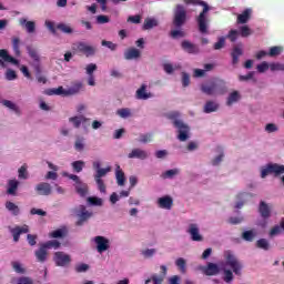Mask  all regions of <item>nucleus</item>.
I'll return each mask as SVG.
<instances>
[{
	"mask_svg": "<svg viewBox=\"0 0 284 284\" xmlns=\"http://www.w3.org/2000/svg\"><path fill=\"white\" fill-rule=\"evenodd\" d=\"M201 92L207 97H216V94H226L227 85L221 79H212L206 83L201 84Z\"/></svg>",
	"mask_w": 284,
	"mask_h": 284,
	"instance_id": "f257e3e1",
	"label": "nucleus"
},
{
	"mask_svg": "<svg viewBox=\"0 0 284 284\" xmlns=\"http://www.w3.org/2000/svg\"><path fill=\"white\" fill-rule=\"evenodd\" d=\"M186 6L193 4V6H202L203 10L199 14L196 21L199 26V31L201 34H207V12H210V6L205 1L201 0H183Z\"/></svg>",
	"mask_w": 284,
	"mask_h": 284,
	"instance_id": "f03ea898",
	"label": "nucleus"
},
{
	"mask_svg": "<svg viewBox=\"0 0 284 284\" xmlns=\"http://www.w3.org/2000/svg\"><path fill=\"white\" fill-rule=\"evenodd\" d=\"M180 116L181 113L176 111L166 114V118L170 119V121H173V125L178 130V139L182 142H185L190 139V126L182 120H179Z\"/></svg>",
	"mask_w": 284,
	"mask_h": 284,
	"instance_id": "7ed1b4c3",
	"label": "nucleus"
},
{
	"mask_svg": "<svg viewBox=\"0 0 284 284\" xmlns=\"http://www.w3.org/2000/svg\"><path fill=\"white\" fill-rule=\"evenodd\" d=\"M185 21H187V11L183 4H176L174 10L173 26L175 28H182L185 26Z\"/></svg>",
	"mask_w": 284,
	"mask_h": 284,
	"instance_id": "20e7f679",
	"label": "nucleus"
},
{
	"mask_svg": "<svg viewBox=\"0 0 284 284\" xmlns=\"http://www.w3.org/2000/svg\"><path fill=\"white\" fill-rule=\"evenodd\" d=\"M225 265L227 267H231L235 276H242L243 274V263L236 258L233 254L229 253L226 255V262Z\"/></svg>",
	"mask_w": 284,
	"mask_h": 284,
	"instance_id": "39448f33",
	"label": "nucleus"
},
{
	"mask_svg": "<svg viewBox=\"0 0 284 284\" xmlns=\"http://www.w3.org/2000/svg\"><path fill=\"white\" fill-rule=\"evenodd\" d=\"M73 213L75 216H78V221L75 222V225L78 227H81L83 223L88 222V220L92 216V212L88 211L85 205H79L73 209Z\"/></svg>",
	"mask_w": 284,
	"mask_h": 284,
	"instance_id": "423d86ee",
	"label": "nucleus"
},
{
	"mask_svg": "<svg viewBox=\"0 0 284 284\" xmlns=\"http://www.w3.org/2000/svg\"><path fill=\"white\" fill-rule=\"evenodd\" d=\"M268 174H274V176H281L284 174V165L278 163L267 164L265 169H262L261 178L265 179Z\"/></svg>",
	"mask_w": 284,
	"mask_h": 284,
	"instance_id": "0eeeda50",
	"label": "nucleus"
},
{
	"mask_svg": "<svg viewBox=\"0 0 284 284\" xmlns=\"http://www.w3.org/2000/svg\"><path fill=\"white\" fill-rule=\"evenodd\" d=\"M73 52L75 54H85L87 57H94V53L97 52V49L92 45H88L85 42H78L74 43L72 47Z\"/></svg>",
	"mask_w": 284,
	"mask_h": 284,
	"instance_id": "6e6552de",
	"label": "nucleus"
},
{
	"mask_svg": "<svg viewBox=\"0 0 284 284\" xmlns=\"http://www.w3.org/2000/svg\"><path fill=\"white\" fill-rule=\"evenodd\" d=\"M97 245V252L99 254H103V252H108L110 250V240L105 236L98 235L93 239Z\"/></svg>",
	"mask_w": 284,
	"mask_h": 284,
	"instance_id": "1a4fd4ad",
	"label": "nucleus"
},
{
	"mask_svg": "<svg viewBox=\"0 0 284 284\" xmlns=\"http://www.w3.org/2000/svg\"><path fill=\"white\" fill-rule=\"evenodd\" d=\"M9 232L12 234L14 243H19V239H21V234H28V232H30V229L28 227V225L16 226V227H9Z\"/></svg>",
	"mask_w": 284,
	"mask_h": 284,
	"instance_id": "9d476101",
	"label": "nucleus"
},
{
	"mask_svg": "<svg viewBox=\"0 0 284 284\" xmlns=\"http://www.w3.org/2000/svg\"><path fill=\"white\" fill-rule=\"evenodd\" d=\"M36 192L39 196H50L52 194V185L48 182H41L36 185Z\"/></svg>",
	"mask_w": 284,
	"mask_h": 284,
	"instance_id": "9b49d317",
	"label": "nucleus"
},
{
	"mask_svg": "<svg viewBox=\"0 0 284 284\" xmlns=\"http://www.w3.org/2000/svg\"><path fill=\"white\" fill-rule=\"evenodd\" d=\"M70 255L63 253V252H55L54 254V262L58 265V267H65V265L70 264Z\"/></svg>",
	"mask_w": 284,
	"mask_h": 284,
	"instance_id": "f8f14e48",
	"label": "nucleus"
},
{
	"mask_svg": "<svg viewBox=\"0 0 284 284\" xmlns=\"http://www.w3.org/2000/svg\"><path fill=\"white\" fill-rule=\"evenodd\" d=\"M201 270L203 274H205V276H216V274L221 272V268H219V265L212 262H209L206 266H202Z\"/></svg>",
	"mask_w": 284,
	"mask_h": 284,
	"instance_id": "ddd939ff",
	"label": "nucleus"
},
{
	"mask_svg": "<svg viewBox=\"0 0 284 284\" xmlns=\"http://www.w3.org/2000/svg\"><path fill=\"white\" fill-rule=\"evenodd\" d=\"M158 205L162 210H172L174 205V200L170 195L162 196L158 200Z\"/></svg>",
	"mask_w": 284,
	"mask_h": 284,
	"instance_id": "4468645a",
	"label": "nucleus"
},
{
	"mask_svg": "<svg viewBox=\"0 0 284 284\" xmlns=\"http://www.w3.org/2000/svg\"><path fill=\"white\" fill-rule=\"evenodd\" d=\"M124 59L126 61H136V59H141V51L136 48H129L124 51Z\"/></svg>",
	"mask_w": 284,
	"mask_h": 284,
	"instance_id": "2eb2a0df",
	"label": "nucleus"
},
{
	"mask_svg": "<svg viewBox=\"0 0 284 284\" xmlns=\"http://www.w3.org/2000/svg\"><path fill=\"white\" fill-rule=\"evenodd\" d=\"M34 254L38 263H45L48 261V248L43 244H40Z\"/></svg>",
	"mask_w": 284,
	"mask_h": 284,
	"instance_id": "dca6fc26",
	"label": "nucleus"
},
{
	"mask_svg": "<svg viewBox=\"0 0 284 284\" xmlns=\"http://www.w3.org/2000/svg\"><path fill=\"white\" fill-rule=\"evenodd\" d=\"M181 45L184 52H187V54H199L200 52L199 47L187 40L182 41Z\"/></svg>",
	"mask_w": 284,
	"mask_h": 284,
	"instance_id": "f3484780",
	"label": "nucleus"
},
{
	"mask_svg": "<svg viewBox=\"0 0 284 284\" xmlns=\"http://www.w3.org/2000/svg\"><path fill=\"white\" fill-rule=\"evenodd\" d=\"M187 232L190 233L192 241H196V242L203 241V235L199 233V225L190 224Z\"/></svg>",
	"mask_w": 284,
	"mask_h": 284,
	"instance_id": "a211bd4d",
	"label": "nucleus"
},
{
	"mask_svg": "<svg viewBox=\"0 0 284 284\" xmlns=\"http://www.w3.org/2000/svg\"><path fill=\"white\" fill-rule=\"evenodd\" d=\"M258 213L262 219H270V216H272V209H270V205H267L265 201H261L258 206Z\"/></svg>",
	"mask_w": 284,
	"mask_h": 284,
	"instance_id": "6ab92c4d",
	"label": "nucleus"
},
{
	"mask_svg": "<svg viewBox=\"0 0 284 284\" xmlns=\"http://www.w3.org/2000/svg\"><path fill=\"white\" fill-rule=\"evenodd\" d=\"M65 236H68L67 226H62L61 229H58L49 233L50 239H65Z\"/></svg>",
	"mask_w": 284,
	"mask_h": 284,
	"instance_id": "aec40b11",
	"label": "nucleus"
},
{
	"mask_svg": "<svg viewBox=\"0 0 284 284\" xmlns=\"http://www.w3.org/2000/svg\"><path fill=\"white\" fill-rule=\"evenodd\" d=\"M232 64H239V58L243 57V49L240 45H235L231 52Z\"/></svg>",
	"mask_w": 284,
	"mask_h": 284,
	"instance_id": "412c9836",
	"label": "nucleus"
},
{
	"mask_svg": "<svg viewBox=\"0 0 284 284\" xmlns=\"http://www.w3.org/2000/svg\"><path fill=\"white\" fill-rule=\"evenodd\" d=\"M252 18V9H245L242 13L237 16V23L244 24Z\"/></svg>",
	"mask_w": 284,
	"mask_h": 284,
	"instance_id": "4be33fe9",
	"label": "nucleus"
},
{
	"mask_svg": "<svg viewBox=\"0 0 284 284\" xmlns=\"http://www.w3.org/2000/svg\"><path fill=\"white\" fill-rule=\"evenodd\" d=\"M0 58L6 61V63H12V65H19V60L14 59L12 55L8 54V50H0Z\"/></svg>",
	"mask_w": 284,
	"mask_h": 284,
	"instance_id": "5701e85b",
	"label": "nucleus"
},
{
	"mask_svg": "<svg viewBox=\"0 0 284 284\" xmlns=\"http://www.w3.org/2000/svg\"><path fill=\"white\" fill-rule=\"evenodd\" d=\"M17 190H19V181L9 180L7 194H10L11 196H17Z\"/></svg>",
	"mask_w": 284,
	"mask_h": 284,
	"instance_id": "b1692460",
	"label": "nucleus"
},
{
	"mask_svg": "<svg viewBox=\"0 0 284 284\" xmlns=\"http://www.w3.org/2000/svg\"><path fill=\"white\" fill-rule=\"evenodd\" d=\"M20 26H24L29 34H32L34 30H37V24L34 23V21H28L26 18L20 19Z\"/></svg>",
	"mask_w": 284,
	"mask_h": 284,
	"instance_id": "393cba45",
	"label": "nucleus"
},
{
	"mask_svg": "<svg viewBox=\"0 0 284 284\" xmlns=\"http://www.w3.org/2000/svg\"><path fill=\"white\" fill-rule=\"evenodd\" d=\"M88 119L83 115L72 116L69 119V123H72L73 128H81V123H85Z\"/></svg>",
	"mask_w": 284,
	"mask_h": 284,
	"instance_id": "a878e982",
	"label": "nucleus"
},
{
	"mask_svg": "<svg viewBox=\"0 0 284 284\" xmlns=\"http://www.w3.org/2000/svg\"><path fill=\"white\" fill-rule=\"evenodd\" d=\"M6 209L8 210V212H11L13 216H19V214H21V209H19V206L14 204V202H6Z\"/></svg>",
	"mask_w": 284,
	"mask_h": 284,
	"instance_id": "bb28decb",
	"label": "nucleus"
},
{
	"mask_svg": "<svg viewBox=\"0 0 284 284\" xmlns=\"http://www.w3.org/2000/svg\"><path fill=\"white\" fill-rule=\"evenodd\" d=\"M247 196H250V193H240L237 194L236 199L237 202L235 204L236 210H241V207H243V205H245V203L247 202Z\"/></svg>",
	"mask_w": 284,
	"mask_h": 284,
	"instance_id": "cd10ccee",
	"label": "nucleus"
},
{
	"mask_svg": "<svg viewBox=\"0 0 284 284\" xmlns=\"http://www.w3.org/2000/svg\"><path fill=\"white\" fill-rule=\"evenodd\" d=\"M159 26V20L156 18H146L144 19L143 30H152Z\"/></svg>",
	"mask_w": 284,
	"mask_h": 284,
	"instance_id": "c85d7f7f",
	"label": "nucleus"
},
{
	"mask_svg": "<svg viewBox=\"0 0 284 284\" xmlns=\"http://www.w3.org/2000/svg\"><path fill=\"white\" fill-rule=\"evenodd\" d=\"M1 104L4 105V108H9V110H12L16 112V114L20 115L21 114V109H19L14 102L10 100H1Z\"/></svg>",
	"mask_w": 284,
	"mask_h": 284,
	"instance_id": "c756f323",
	"label": "nucleus"
},
{
	"mask_svg": "<svg viewBox=\"0 0 284 284\" xmlns=\"http://www.w3.org/2000/svg\"><path fill=\"white\" fill-rule=\"evenodd\" d=\"M216 110H219V104L214 101H207L204 105L205 114H212V112H216Z\"/></svg>",
	"mask_w": 284,
	"mask_h": 284,
	"instance_id": "7c9ffc66",
	"label": "nucleus"
},
{
	"mask_svg": "<svg viewBox=\"0 0 284 284\" xmlns=\"http://www.w3.org/2000/svg\"><path fill=\"white\" fill-rule=\"evenodd\" d=\"M281 232H284V219L281 221L280 225H275L270 231V236H278Z\"/></svg>",
	"mask_w": 284,
	"mask_h": 284,
	"instance_id": "2f4dec72",
	"label": "nucleus"
},
{
	"mask_svg": "<svg viewBox=\"0 0 284 284\" xmlns=\"http://www.w3.org/2000/svg\"><path fill=\"white\" fill-rule=\"evenodd\" d=\"M115 176L118 185H125V173L121 170V166H116Z\"/></svg>",
	"mask_w": 284,
	"mask_h": 284,
	"instance_id": "473e14b6",
	"label": "nucleus"
},
{
	"mask_svg": "<svg viewBox=\"0 0 284 284\" xmlns=\"http://www.w3.org/2000/svg\"><path fill=\"white\" fill-rule=\"evenodd\" d=\"M243 241H247L248 243H252L254 239H256V231L250 230L242 233Z\"/></svg>",
	"mask_w": 284,
	"mask_h": 284,
	"instance_id": "72a5a7b5",
	"label": "nucleus"
},
{
	"mask_svg": "<svg viewBox=\"0 0 284 284\" xmlns=\"http://www.w3.org/2000/svg\"><path fill=\"white\" fill-rule=\"evenodd\" d=\"M21 40L19 38L12 39V48L16 57H21Z\"/></svg>",
	"mask_w": 284,
	"mask_h": 284,
	"instance_id": "f704fd0d",
	"label": "nucleus"
},
{
	"mask_svg": "<svg viewBox=\"0 0 284 284\" xmlns=\"http://www.w3.org/2000/svg\"><path fill=\"white\" fill-rule=\"evenodd\" d=\"M75 192L81 196H85L88 194V184L82 182L75 184Z\"/></svg>",
	"mask_w": 284,
	"mask_h": 284,
	"instance_id": "c9c22d12",
	"label": "nucleus"
},
{
	"mask_svg": "<svg viewBox=\"0 0 284 284\" xmlns=\"http://www.w3.org/2000/svg\"><path fill=\"white\" fill-rule=\"evenodd\" d=\"M71 166L73 168V171H75L79 174L80 172H83V168H85V162L78 160L72 162Z\"/></svg>",
	"mask_w": 284,
	"mask_h": 284,
	"instance_id": "e433bc0d",
	"label": "nucleus"
},
{
	"mask_svg": "<svg viewBox=\"0 0 284 284\" xmlns=\"http://www.w3.org/2000/svg\"><path fill=\"white\" fill-rule=\"evenodd\" d=\"M43 246L47 247V250H59V247H61V242L57 241V240H51V241H48L45 243H42Z\"/></svg>",
	"mask_w": 284,
	"mask_h": 284,
	"instance_id": "4c0bfd02",
	"label": "nucleus"
},
{
	"mask_svg": "<svg viewBox=\"0 0 284 284\" xmlns=\"http://www.w3.org/2000/svg\"><path fill=\"white\" fill-rule=\"evenodd\" d=\"M175 265L176 267H179L181 274H185V272H187L185 258L183 257L178 258L175 261Z\"/></svg>",
	"mask_w": 284,
	"mask_h": 284,
	"instance_id": "58836bf2",
	"label": "nucleus"
},
{
	"mask_svg": "<svg viewBox=\"0 0 284 284\" xmlns=\"http://www.w3.org/2000/svg\"><path fill=\"white\" fill-rule=\"evenodd\" d=\"M57 30H60V32H63L64 34H72V32H74L72 27H70V26H68L65 23L57 24Z\"/></svg>",
	"mask_w": 284,
	"mask_h": 284,
	"instance_id": "ea45409f",
	"label": "nucleus"
},
{
	"mask_svg": "<svg viewBox=\"0 0 284 284\" xmlns=\"http://www.w3.org/2000/svg\"><path fill=\"white\" fill-rule=\"evenodd\" d=\"M256 247H258V250H264L265 252H267V250H270V242L266 239H260L256 241Z\"/></svg>",
	"mask_w": 284,
	"mask_h": 284,
	"instance_id": "a19ab883",
	"label": "nucleus"
},
{
	"mask_svg": "<svg viewBox=\"0 0 284 284\" xmlns=\"http://www.w3.org/2000/svg\"><path fill=\"white\" fill-rule=\"evenodd\" d=\"M118 116H120L121 119H130V116H132V111L128 108H123V109H119L116 111Z\"/></svg>",
	"mask_w": 284,
	"mask_h": 284,
	"instance_id": "79ce46f5",
	"label": "nucleus"
},
{
	"mask_svg": "<svg viewBox=\"0 0 284 284\" xmlns=\"http://www.w3.org/2000/svg\"><path fill=\"white\" fill-rule=\"evenodd\" d=\"M241 99V95L239 94V91H233L229 98H227V105H232L234 103H236V101H239Z\"/></svg>",
	"mask_w": 284,
	"mask_h": 284,
	"instance_id": "37998d69",
	"label": "nucleus"
},
{
	"mask_svg": "<svg viewBox=\"0 0 284 284\" xmlns=\"http://www.w3.org/2000/svg\"><path fill=\"white\" fill-rule=\"evenodd\" d=\"M27 51H28L29 57L31 59H33L34 61H37V63H39L40 58H39V53L37 52V49L32 48L31 45H28Z\"/></svg>",
	"mask_w": 284,
	"mask_h": 284,
	"instance_id": "c03bdc74",
	"label": "nucleus"
},
{
	"mask_svg": "<svg viewBox=\"0 0 284 284\" xmlns=\"http://www.w3.org/2000/svg\"><path fill=\"white\" fill-rule=\"evenodd\" d=\"M128 159H143V150L133 149L129 154Z\"/></svg>",
	"mask_w": 284,
	"mask_h": 284,
	"instance_id": "a18cd8bd",
	"label": "nucleus"
},
{
	"mask_svg": "<svg viewBox=\"0 0 284 284\" xmlns=\"http://www.w3.org/2000/svg\"><path fill=\"white\" fill-rule=\"evenodd\" d=\"M283 53V47H271L268 51V57H278Z\"/></svg>",
	"mask_w": 284,
	"mask_h": 284,
	"instance_id": "49530a36",
	"label": "nucleus"
},
{
	"mask_svg": "<svg viewBox=\"0 0 284 284\" xmlns=\"http://www.w3.org/2000/svg\"><path fill=\"white\" fill-rule=\"evenodd\" d=\"M36 74H37L38 83H42V84L48 83V78H45V75H41V67L39 65L36 67Z\"/></svg>",
	"mask_w": 284,
	"mask_h": 284,
	"instance_id": "de8ad7c7",
	"label": "nucleus"
},
{
	"mask_svg": "<svg viewBox=\"0 0 284 284\" xmlns=\"http://www.w3.org/2000/svg\"><path fill=\"white\" fill-rule=\"evenodd\" d=\"M271 72H284V64L280 62H273L270 64Z\"/></svg>",
	"mask_w": 284,
	"mask_h": 284,
	"instance_id": "09e8293b",
	"label": "nucleus"
},
{
	"mask_svg": "<svg viewBox=\"0 0 284 284\" xmlns=\"http://www.w3.org/2000/svg\"><path fill=\"white\" fill-rule=\"evenodd\" d=\"M180 173L179 169H171L165 171L162 176L163 179H173L174 176H176Z\"/></svg>",
	"mask_w": 284,
	"mask_h": 284,
	"instance_id": "8fccbe9b",
	"label": "nucleus"
},
{
	"mask_svg": "<svg viewBox=\"0 0 284 284\" xmlns=\"http://www.w3.org/2000/svg\"><path fill=\"white\" fill-rule=\"evenodd\" d=\"M11 265L17 274H26V268L19 262H11Z\"/></svg>",
	"mask_w": 284,
	"mask_h": 284,
	"instance_id": "3c124183",
	"label": "nucleus"
},
{
	"mask_svg": "<svg viewBox=\"0 0 284 284\" xmlns=\"http://www.w3.org/2000/svg\"><path fill=\"white\" fill-rule=\"evenodd\" d=\"M224 283H232L234 281V273L230 270H224Z\"/></svg>",
	"mask_w": 284,
	"mask_h": 284,
	"instance_id": "603ef678",
	"label": "nucleus"
},
{
	"mask_svg": "<svg viewBox=\"0 0 284 284\" xmlns=\"http://www.w3.org/2000/svg\"><path fill=\"white\" fill-rule=\"evenodd\" d=\"M88 203H90V205L101 206L103 205V200L101 197L90 196L88 197Z\"/></svg>",
	"mask_w": 284,
	"mask_h": 284,
	"instance_id": "864d4df0",
	"label": "nucleus"
},
{
	"mask_svg": "<svg viewBox=\"0 0 284 284\" xmlns=\"http://www.w3.org/2000/svg\"><path fill=\"white\" fill-rule=\"evenodd\" d=\"M47 94H49V97H52V94L61 97V94H65V90H63V87H59L58 89L49 90Z\"/></svg>",
	"mask_w": 284,
	"mask_h": 284,
	"instance_id": "5fc2aeb1",
	"label": "nucleus"
},
{
	"mask_svg": "<svg viewBox=\"0 0 284 284\" xmlns=\"http://www.w3.org/2000/svg\"><path fill=\"white\" fill-rule=\"evenodd\" d=\"M240 34L245 39L252 34V29L247 26H243L240 28Z\"/></svg>",
	"mask_w": 284,
	"mask_h": 284,
	"instance_id": "6e6d98bb",
	"label": "nucleus"
},
{
	"mask_svg": "<svg viewBox=\"0 0 284 284\" xmlns=\"http://www.w3.org/2000/svg\"><path fill=\"white\" fill-rule=\"evenodd\" d=\"M88 270H90V265H88L85 263H81V264H77L75 265V272L78 274H81L83 272H88Z\"/></svg>",
	"mask_w": 284,
	"mask_h": 284,
	"instance_id": "4d7b16f0",
	"label": "nucleus"
},
{
	"mask_svg": "<svg viewBox=\"0 0 284 284\" xmlns=\"http://www.w3.org/2000/svg\"><path fill=\"white\" fill-rule=\"evenodd\" d=\"M110 166H108L106 169H100L97 171L94 179H103V176H105L108 174V172H110Z\"/></svg>",
	"mask_w": 284,
	"mask_h": 284,
	"instance_id": "13d9d810",
	"label": "nucleus"
},
{
	"mask_svg": "<svg viewBox=\"0 0 284 284\" xmlns=\"http://www.w3.org/2000/svg\"><path fill=\"white\" fill-rule=\"evenodd\" d=\"M6 79L7 81H14V79H17V71L8 69L6 72Z\"/></svg>",
	"mask_w": 284,
	"mask_h": 284,
	"instance_id": "bf43d9fd",
	"label": "nucleus"
},
{
	"mask_svg": "<svg viewBox=\"0 0 284 284\" xmlns=\"http://www.w3.org/2000/svg\"><path fill=\"white\" fill-rule=\"evenodd\" d=\"M226 38H229L230 41H231L232 43H234V42L239 39V31L232 29V30L229 32V34L226 36Z\"/></svg>",
	"mask_w": 284,
	"mask_h": 284,
	"instance_id": "052dcab7",
	"label": "nucleus"
},
{
	"mask_svg": "<svg viewBox=\"0 0 284 284\" xmlns=\"http://www.w3.org/2000/svg\"><path fill=\"white\" fill-rule=\"evenodd\" d=\"M214 50H221L223 48H225V38L221 37L219 38V41L214 43Z\"/></svg>",
	"mask_w": 284,
	"mask_h": 284,
	"instance_id": "680f3d73",
	"label": "nucleus"
},
{
	"mask_svg": "<svg viewBox=\"0 0 284 284\" xmlns=\"http://www.w3.org/2000/svg\"><path fill=\"white\" fill-rule=\"evenodd\" d=\"M101 45H103L104 48H109V50H116V43L112 42V41H106V40H102Z\"/></svg>",
	"mask_w": 284,
	"mask_h": 284,
	"instance_id": "e2e57ef3",
	"label": "nucleus"
},
{
	"mask_svg": "<svg viewBox=\"0 0 284 284\" xmlns=\"http://www.w3.org/2000/svg\"><path fill=\"white\" fill-rule=\"evenodd\" d=\"M18 176L19 179H28V169L26 168V165H22L19 170H18Z\"/></svg>",
	"mask_w": 284,
	"mask_h": 284,
	"instance_id": "0e129e2a",
	"label": "nucleus"
},
{
	"mask_svg": "<svg viewBox=\"0 0 284 284\" xmlns=\"http://www.w3.org/2000/svg\"><path fill=\"white\" fill-rule=\"evenodd\" d=\"M267 70H270V64L264 61L261 64H257V71L263 74V72H267Z\"/></svg>",
	"mask_w": 284,
	"mask_h": 284,
	"instance_id": "69168bd1",
	"label": "nucleus"
},
{
	"mask_svg": "<svg viewBox=\"0 0 284 284\" xmlns=\"http://www.w3.org/2000/svg\"><path fill=\"white\" fill-rule=\"evenodd\" d=\"M85 148V144H83V139H78L74 143V149L77 152H83V149Z\"/></svg>",
	"mask_w": 284,
	"mask_h": 284,
	"instance_id": "338daca9",
	"label": "nucleus"
},
{
	"mask_svg": "<svg viewBox=\"0 0 284 284\" xmlns=\"http://www.w3.org/2000/svg\"><path fill=\"white\" fill-rule=\"evenodd\" d=\"M182 85L183 88H187V85H190V74L186 72H182Z\"/></svg>",
	"mask_w": 284,
	"mask_h": 284,
	"instance_id": "774afa93",
	"label": "nucleus"
}]
</instances>
